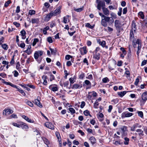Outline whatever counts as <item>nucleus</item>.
<instances>
[{"label":"nucleus","instance_id":"obj_1","mask_svg":"<svg viewBox=\"0 0 147 147\" xmlns=\"http://www.w3.org/2000/svg\"><path fill=\"white\" fill-rule=\"evenodd\" d=\"M99 14L101 17V24L104 27H106L108 24L110 25L113 23L114 20L113 18L106 16L100 12L99 13Z\"/></svg>","mask_w":147,"mask_h":147},{"label":"nucleus","instance_id":"obj_2","mask_svg":"<svg viewBox=\"0 0 147 147\" xmlns=\"http://www.w3.org/2000/svg\"><path fill=\"white\" fill-rule=\"evenodd\" d=\"M96 2L97 3V5L96 6L97 8L99 10H100L101 8L102 9L105 6V3L104 1L96 0Z\"/></svg>","mask_w":147,"mask_h":147},{"label":"nucleus","instance_id":"obj_3","mask_svg":"<svg viewBox=\"0 0 147 147\" xmlns=\"http://www.w3.org/2000/svg\"><path fill=\"white\" fill-rule=\"evenodd\" d=\"M122 25L120 21L118 20H116L115 21V26L117 30H119L121 28Z\"/></svg>","mask_w":147,"mask_h":147},{"label":"nucleus","instance_id":"obj_4","mask_svg":"<svg viewBox=\"0 0 147 147\" xmlns=\"http://www.w3.org/2000/svg\"><path fill=\"white\" fill-rule=\"evenodd\" d=\"M133 113L129 112H124L123 113L121 114V117L125 118V117H129L133 115Z\"/></svg>","mask_w":147,"mask_h":147},{"label":"nucleus","instance_id":"obj_5","mask_svg":"<svg viewBox=\"0 0 147 147\" xmlns=\"http://www.w3.org/2000/svg\"><path fill=\"white\" fill-rule=\"evenodd\" d=\"M61 6H59L54 11H52L54 16L59 14L61 13Z\"/></svg>","mask_w":147,"mask_h":147},{"label":"nucleus","instance_id":"obj_6","mask_svg":"<svg viewBox=\"0 0 147 147\" xmlns=\"http://www.w3.org/2000/svg\"><path fill=\"white\" fill-rule=\"evenodd\" d=\"M136 131L138 133V134L140 136V139L142 138L141 136H143L144 135L143 131L141 129H136Z\"/></svg>","mask_w":147,"mask_h":147},{"label":"nucleus","instance_id":"obj_7","mask_svg":"<svg viewBox=\"0 0 147 147\" xmlns=\"http://www.w3.org/2000/svg\"><path fill=\"white\" fill-rule=\"evenodd\" d=\"M82 87V84H75L73 85L71 88L72 89H80Z\"/></svg>","mask_w":147,"mask_h":147},{"label":"nucleus","instance_id":"obj_8","mask_svg":"<svg viewBox=\"0 0 147 147\" xmlns=\"http://www.w3.org/2000/svg\"><path fill=\"white\" fill-rule=\"evenodd\" d=\"M45 125L47 127L51 129H54L53 125L51 123L46 122Z\"/></svg>","mask_w":147,"mask_h":147},{"label":"nucleus","instance_id":"obj_9","mask_svg":"<svg viewBox=\"0 0 147 147\" xmlns=\"http://www.w3.org/2000/svg\"><path fill=\"white\" fill-rule=\"evenodd\" d=\"M134 31L133 30H131L130 34V36L131 40V41L133 42H134L135 41V38L134 37Z\"/></svg>","mask_w":147,"mask_h":147},{"label":"nucleus","instance_id":"obj_10","mask_svg":"<svg viewBox=\"0 0 147 147\" xmlns=\"http://www.w3.org/2000/svg\"><path fill=\"white\" fill-rule=\"evenodd\" d=\"M53 15L52 11L49 14L47 15L46 16L45 18V20L47 21H49L52 16H54Z\"/></svg>","mask_w":147,"mask_h":147},{"label":"nucleus","instance_id":"obj_11","mask_svg":"<svg viewBox=\"0 0 147 147\" xmlns=\"http://www.w3.org/2000/svg\"><path fill=\"white\" fill-rule=\"evenodd\" d=\"M135 40L134 42H133V47L135 48L136 47L137 45H141V43L140 42V41L139 39H137L136 42H135Z\"/></svg>","mask_w":147,"mask_h":147},{"label":"nucleus","instance_id":"obj_12","mask_svg":"<svg viewBox=\"0 0 147 147\" xmlns=\"http://www.w3.org/2000/svg\"><path fill=\"white\" fill-rule=\"evenodd\" d=\"M102 11L103 13L106 16H108L109 14V11L108 9L104 7L103 8Z\"/></svg>","mask_w":147,"mask_h":147},{"label":"nucleus","instance_id":"obj_13","mask_svg":"<svg viewBox=\"0 0 147 147\" xmlns=\"http://www.w3.org/2000/svg\"><path fill=\"white\" fill-rule=\"evenodd\" d=\"M21 127L23 129H28V127L27 125L25 123L21 122L20 123V127Z\"/></svg>","mask_w":147,"mask_h":147},{"label":"nucleus","instance_id":"obj_14","mask_svg":"<svg viewBox=\"0 0 147 147\" xmlns=\"http://www.w3.org/2000/svg\"><path fill=\"white\" fill-rule=\"evenodd\" d=\"M84 83L86 85V88H90L91 87V84L90 82L88 80L84 81Z\"/></svg>","mask_w":147,"mask_h":147},{"label":"nucleus","instance_id":"obj_15","mask_svg":"<svg viewBox=\"0 0 147 147\" xmlns=\"http://www.w3.org/2000/svg\"><path fill=\"white\" fill-rule=\"evenodd\" d=\"M34 102L36 105L39 107L42 108V105L38 99H35Z\"/></svg>","mask_w":147,"mask_h":147},{"label":"nucleus","instance_id":"obj_16","mask_svg":"<svg viewBox=\"0 0 147 147\" xmlns=\"http://www.w3.org/2000/svg\"><path fill=\"white\" fill-rule=\"evenodd\" d=\"M100 54L99 53H94L93 56V58L97 60H98L100 59Z\"/></svg>","mask_w":147,"mask_h":147},{"label":"nucleus","instance_id":"obj_17","mask_svg":"<svg viewBox=\"0 0 147 147\" xmlns=\"http://www.w3.org/2000/svg\"><path fill=\"white\" fill-rule=\"evenodd\" d=\"M142 100L145 101L147 100V92L143 93L142 95Z\"/></svg>","mask_w":147,"mask_h":147},{"label":"nucleus","instance_id":"obj_18","mask_svg":"<svg viewBox=\"0 0 147 147\" xmlns=\"http://www.w3.org/2000/svg\"><path fill=\"white\" fill-rule=\"evenodd\" d=\"M22 117L24 119L26 120L28 122L30 123H33L34 121L29 119V118H28L27 117L24 115H23L22 116Z\"/></svg>","mask_w":147,"mask_h":147},{"label":"nucleus","instance_id":"obj_19","mask_svg":"<svg viewBox=\"0 0 147 147\" xmlns=\"http://www.w3.org/2000/svg\"><path fill=\"white\" fill-rule=\"evenodd\" d=\"M80 52L82 54H85L87 53V51L86 50V47H84L80 49Z\"/></svg>","mask_w":147,"mask_h":147},{"label":"nucleus","instance_id":"obj_20","mask_svg":"<svg viewBox=\"0 0 147 147\" xmlns=\"http://www.w3.org/2000/svg\"><path fill=\"white\" fill-rule=\"evenodd\" d=\"M4 112H5V114H9L10 113H13V111L12 110L10 109H7L4 110L3 111V113H4Z\"/></svg>","mask_w":147,"mask_h":147},{"label":"nucleus","instance_id":"obj_21","mask_svg":"<svg viewBox=\"0 0 147 147\" xmlns=\"http://www.w3.org/2000/svg\"><path fill=\"white\" fill-rule=\"evenodd\" d=\"M42 79L44 81L43 82V84L44 85H46L47 84V82L46 80L47 78V76L45 75H43L42 77Z\"/></svg>","mask_w":147,"mask_h":147},{"label":"nucleus","instance_id":"obj_22","mask_svg":"<svg viewBox=\"0 0 147 147\" xmlns=\"http://www.w3.org/2000/svg\"><path fill=\"white\" fill-rule=\"evenodd\" d=\"M89 140L92 144H94L96 142V140L94 137H90Z\"/></svg>","mask_w":147,"mask_h":147},{"label":"nucleus","instance_id":"obj_23","mask_svg":"<svg viewBox=\"0 0 147 147\" xmlns=\"http://www.w3.org/2000/svg\"><path fill=\"white\" fill-rule=\"evenodd\" d=\"M86 27L91 29H93L95 25L94 24L92 26L90 25L89 23H87L85 24Z\"/></svg>","mask_w":147,"mask_h":147},{"label":"nucleus","instance_id":"obj_24","mask_svg":"<svg viewBox=\"0 0 147 147\" xmlns=\"http://www.w3.org/2000/svg\"><path fill=\"white\" fill-rule=\"evenodd\" d=\"M126 93V91H124L123 92H118L117 94L120 97H122Z\"/></svg>","mask_w":147,"mask_h":147},{"label":"nucleus","instance_id":"obj_25","mask_svg":"<svg viewBox=\"0 0 147 147\" xmlns=\"http://www.w3.org/2000/svg\"><path fill=\"white\" fill-rule=\"evenodd\" d=\"M69 15H67L66 16H65L63 17V22L65 24H66L67 22V20H68V21L69 20Z\"/></svg>","mask_w":147,"mask_h":147},{"label":"nucleus","instance_id":"obj_26","mask_svg":"<svg viewBox=\"0 0 147 147\" xmlns=\"http://www.w3.org/2000/svg\"><path fill=\"white\" fill-rule=\"evenodd\" d=\"M42 139L43 141L44 142V143L47 145L48 147V145L49 144L50 142L46 138H42Z\"/></svg>","mask_w":147,"mask_h":147},{"label":"nucleus","instance_id":"obj_27","mask_svg":"<svg viewBox=\"0 0 147 147\" xmlns=\"http://www.w3.org/2000/svg\"><path fill=\"white\" fill-rule=\"evenodd\" d=\"M138 17L141 18L142 19H144V16L143 12L140 11L138 13Z\"/></svg>","mask_w":147,"mask_h":147},{"label":"nucleus","instance_id":"obj_28","mask_svg":"<svg viewBox=\"0 0 147 147\" xmlns=\"http://www.w3.org/2000/svg\"><path fill=\"white\" fill-rule=\"evenodd\" d=\"M52 85H50L49 86V88L53 92L57 91L58 90V89L57 86L52 87Z\"/></svg>","mask_w":147,"mask_h":147},{"label":"nucleus","instance_id":"obj_29","mask_svg":"<svg viewBox=\"0 0 147 147\" xmlns=\"http://www.w3.org/2000/svg\"><path fill=\"white\" fill-rule=\"evenodd\" d=\"M38 18H33L32 19V24L38 23L39 22Z\"/></svg>","mask_w":147,"mask_h":147},{"label":"nucleus","instance_id":"obj_30","mask_svg":"<svg viewBox=\"0 0 147 147\" xmlns=\"http://www.w3.org/2000/svg\"><path fill=\"white\" fill-rule=\"evenodd\" d=\"M106 42L105 41H103L102 42H100L99 43V44L102 46L103 47H105L106 48H107V46H105L106 45Z\"/></svg>","mask_w":147,"mask_h":147},{"label":"nucleus","instance_id":"obj_31","mask_svg":"<svg viewBox=\"0 0 147 147\" xmlns=\"http://www.w3.org/2000/svg\"><path fill=\"white\" fill-rule=\"evenodd\" d=\"M84 9V7H82L78 9H76L75 7L74 8V10L76 11L80 12L82 11Z\"/></svg>","mask_w":147,"mask_h":147},{"label":"nucleus","instance_id":"obj_32","mask_svg":"<svg viewBox=\"0 0 147 147\" xmlns=\"http://www.w3.org/2000/svg\"><path fill=\"white\" fill-rule=\"evenodd\" d=\"M136 47L137 48L138 50L137 51V55H139L141 48V45H138V47L136 46Z\"/></svg>","mask_w":147,"mask_h":147},{"label":"nucleus","instance_id":"obj_33","mask_svg":"<svg viewBox=\"0 0 147 147\" xmlns=\"http://www.w3.org/2000/svg\"><path fill=\"white\" fill-rule=\"evenodd\" d=\"M25 102L31 107H32L33 106V104L32 102L27 100H26Z\"/></svg>","mask_w":147,"mask_h":147},{"label":"nucleus","instance_id":"obj_34","mask_svg":"<svg viewBox=\"0 0 147 147\" xmlns=\"http://www.w3.org/2000/svg\"><path fill=\"white\" fill-rule=\"evenodd\" d=\"M132 30H134V32H135L136 29V23L135 22H133L132 23Z\"/></svg>","mask_w":147,"mask_h":147},{"label":"nucleus","instance_id":"obj_35","mask_svg":"<svg viewBox=\"0 0 147 147\" xmlns=\"http://www.w3.org/2000/svg\"><path fill=\"white\" fill-rule=\"evenodd\" d=\"M24 52L27 53L28 55H30L32 53V50L26 49V50L24 51Z\"/></svg>","mask_w":147,"mask_h":147},{"label":"nucleus","instance_id":"obj_36","mask_svg":"<svg viewBox=\"0 0 147 147\" xmlns=\"http://www.w3.org/2000/svg\"><path fill=\"white\" fill-rule=\"evenodd\" d=\"M124 144L125 145L128 144L129 141V139L127 138H124Z\"/></svg>","mask_w":147,"mask_h":147},{"label":"nucleus","instance_id":"obj_37","mask_svg":"<svg viewBox=\"0 0 147 147\" xmlns=\"http://www.w3.org/2000/svg\"><path fill=\"white\" fill-rule=\"evenodd\" d=\"M142 125H139L138 123H136L133 125V127H134L136 129L137 128H140L142 127Z\"/></svg>","mask_w":147,"mask_h":147},{"label":"nucleus","instance_id":"obj_38","mask_svg":"<svg viewBox=\"0 0 147 147\" xmlns=\"http://www.w3.org/2000/svg\"><path fill=\"white\" fill-rule=\"evenodd\" d=\"M99 103L97 101H96L94 104V107L95 109H97Z\"/></svg>","mask_w":147,"mask_h":147},{"label":"nucleus","instance_id":"obj_39","mask_svg":"<svg viewBox=\"0 0 147 147\" xmlns=\"http://www.w3.org/2000/svg\"><path fill=\"white\" fill-rule=\"evenodd\" d=\"M49 49L51 51V53L52 54H55L56 53L57 51L55 49H52L50 48Z\"/></svg>","mask_w":147,"mask_h":147},{"label":"nucleus","instance_id":"obj_40","mask_svg":"<svg viewBox=\"0 0 147 147\" xmlns=\"http://www.w3.org/2000/svg\"><path fill=\"white\" fill-rule=\"evenodd\" d=\"M138 116L142 118H143V114L142 112L141 111H138Z\"/></svg>","mask_w":147,"mask_h":147},{"label":"nucleus","instance_id":"obj_41","mask_svg":"<svg viewBox=\"0 0 147 147\" xmlns=\"http://www.w3.org/2000/svg\"><path fill=\"white\" fill-rule=\"evenodd\" d=\"M38 40L37 38H35L34 40V41L32 44L33 46H34L36 44L37 42H38Z\"/></svg>","mask_w":147,"mask_h":147},{"label":"nucleus","instance_id":"obj_42","mask_svg":"<svg viewBox=\"0 0 147 147\" xmlns=\"http://www.w3.org/2000/svg\"><path fill=\"white\" fill-rule=\"evenodd\" d=\"M69 110L72 114H74L75 113V111L73 108H69Z\"/></svg>","mask_w":147,"mask_h":147},{"label":"nucleus","instance_id":"obj_43","mask_svg":"<svg viewBox=\"0 0 147 147\" xmlns=\"http://www.w3.org/2000/svg\"><path fill=\"white\" fill-rule=\"evenodd\" d=\"M2 47L5 50H7L8 49L7 45L6 44H4L2 45Z\"/></svg>","mask_w":147,"mask_h":147},{"label":"nucleus","instance_id":"obj_44","mask_svg":"<svg viewBox=\"0 0 147 147\" xmlns=\"http://www.w3.org/2000/svg\"><path fill=\"white\" fill-rule=\"evenodd\" d=\"M139 78H140V77L138 76L136 79L135 81V82L134 84L136 86H137L138 85V83L139 82Z\"/></svg>","mask_w":147,"mask_h":147},{"label":"nucleus","instance_id":"obj_45","mask_svg":"<svg viewBox=\"0 0 147 147\" xmlns=\"http://www.w3.org/2000/svg\"><path fill=\"white\" fill-rule=\"evenodd\" d=\"M102 81L104 83H106L109 81V80L106 77L103 78L102 79Z\"/></svg>","mask_w":147,"mask_h":147},{"label":"nucleus","instance_id":"obj_46","mask_svg":"<svg viewBox=\"0 0 147 147\" xmlns=\"http://www.w3.org/2000/svg\"><path fill=\"white\" fill-rule=\"evenodd\" d=\"M18 91L24 96H25L26 94L23 90L21 89H18Z\"/></svg>","mask_w":147,"mask_h":147},{"label":"nucleus","instance_id":"obj_47","mask_svg":"<svg viewBox=\"0 0 147 147\" xmlns=\"http://www.w3.org/2000/svg\"><path fill=\"white\" fill-rule=\"evenodd\" d=\"M47 41L50 43H51L53 42V40L51 37H49L47 38Z\"/></svg>","mask_w":147,"mask_h":147},{"label":"nucleus","instance_id":"obj_48","mask_svg":"<svg viewBox=\"0 0 147 147\" xmlns=\"http://www.w3.org/2000/svg\"><path fill=\"white\" fill-rule=\"evenodd\" d=\"M35 11L33 10H30L29 11V14L31 15L35 14Z\"/></svg>","mask_w":147,"mask_h":147},{"label":"nucleus","instance_id":"obj_49","mask_svg":"<svg viewBox=\"0 0 147 147\" xmlns=\"http://www.w3.org/2000/svg\"><path fill=\"white\" fill-rule=\"evenodd\" d=\"M39 56H38L37 53V52L36 51L35 52L34 54V58H35V59L37 60L38 59Z\"/></svg>","mask_w":147,"mask_h":147},{"label":"nucleus","instance_id":"obj_50","mask_svg":"<svg viewBox=\"0 0 147 147\" xmlns=\"http://www.w3.org/2000/svg\"><path fill=\"white\" fill-rule=\"evenodd\" d=\"M55 76L52 74H51L50 75L49 78L50 81H52L53 80H55Z\"/></svg>","mask_w":147,"mask_h":147},{"label":"nucleus","instance_id":"obj_51","mask_svg":"<svg viewBox=\"0 0 147 147\" xmlns=\"http://www.w3.org/2000/svg\"><path fill=\"white\" fill-rule=\"evenodd\" d=\"M14 55L13 56L11 61L10 62V63L11 65H13L14 63Z\"/></svg>","mask_w":147,"mask_h":147},{"label":"nucleus","instance_id":"obj_52","mask_svg":"<svg viewBox=\"0 0 147 147\" xmlns=\"http://www.w3.org/2000/svg\"><path fill=\"white\" fill-rule=\"evenodd\" d=\"M55 135L58 140L61 139V137L59 133L57 132H56L55 133Z\"/></svg>","mask_w":147,"mask_h":147},{"label":"nucleus","instance_id":"obj_53","mask_svg":"<svg viewBox=\"0 0 147 147\" xmlns=\"http://www.w3.org/2000/svg\"><path fill=\"white\" fill-rule=\"evenodd\" d=\"M4 83L7 85H9L11 86V87L13 86V84L10 82H3Z\"/></svg>","mask_w":147,"mask_h":147},{"label":"nucleus","instance_id":"obj_54","mask_svg":"<svg viewBox=\"0 0 147 147\" xmlns=\"http://www.w3.org/2000/svg\"><path fill=\"white\" fill-rule=\"evenodd\" d=\"M84 115L86 116H88L89 115L90 112L88 110H86L84 112Z\"/></svg>","mask_w":147,"mask_h":147},{"label":"nucleus","instance_id":"obj_55","mask_svg":"<svg viewBox=\"0 0 147 147\" xmlns=\"http://www.w3.org/2000/svg\"><path fill=\"white\" fill-rule=\"evenodd\" d=\"M122 11V8H120L119 9V11H118L117 14L119 16H120L121 15V13Z\"/></svg>","mask_w":147,"mask_h":147},{"label":"nucleus","instance_id":"obj_56","mask_svg":"<svg viewBox=\"0 0 147 147\" xmlns=\"http://www.w3.org/2000/svg\"><path fill=\"white\" fill-rule=\"evenodd\" d=\"M25 86H28V87H29L30 88L34 89L35 88V87L33 85H30L29 84H27L25 85Z\"/></svg>","mask_w":147,"mask_h":147},{"label":"nucleus","instance_id":"obj_57","mask_svg":"<svg viewBox=\"0 0 147 147\" xmlns=\"http://www.w3.org/2000/svg\"><path fill=\"white\" fill-rule=\"evenodd\" d=\"M4 37L3 36H1L0 38V45H1L4 42Z\"/></svg>","mask_w":147,"mask_h":147},{"label":"nucleus","instance_id":"obj_58","mask_svg":"<svg viewBox=\"0 0 147 147\" xmlns=\"http://www.w3.org/2000/svg\"><path fill=\"white\" fill-rule=\"evenodd\" d=\"M20 33L22 36H25L26 34L25 31L24 30H22L21 31Z\"/></svg>","mask_w":147,"mask_h":147},{"label":"nucleus","instance_id":"obj_59","mask_svg":"<svg viewBox=\"0 0 147 147\" xmlns=\"http://www.w3.org/2000/svg\"><path fill=\"white\" fill-rule=\"evenodd\" d=\"M11 3V2L9 0L7 2H6L4 6L5 7H7L8 6L9 4L10 3Z\"/></svg>","mask_w":147,"mask_h":147},{"label":"nucleus","instance_id":"obj_60","mask_svg":"<svg viewBox=\"0 0 147 147\" xmlns=\"http://www.w3.org/2000/svg\"><path fill=\"white\" fill-rule=\"evenodd\" d=\"M37 53L38 56H42L43 54L42 51H36Z\"/></svg>","mask_w":147,"mask_h":147},{"label":"nucleus","instance_id":"obj_61","mask_svg":"<svg viewBox=\"0 0 147 147\" xmlns=\"http://www.w3.org/2000/svg\"><path fill=\"white\" fill-rule=\"evenodd\" d=\"M127 12V7L124 8L123 9V14H125Z\"/></svg>","mask_w":147,"mask_h":147},{"label":"nucleus","instance_id":"obj_62","mask_svg":"<svg viewBox=\"0 0 147 147\" xmlns=\"http://www.w3.org/2000/svg\"><path fill=\"white\" fill-rule=\"evenodd\" d=\"M85 105V102L83 101L81 102V104L80 105V107L81 108H83Z\"/></svg>","mask_w":147,"mask_h":147},{"label":"nucleus","instance_id":"obj_63","mask_svg":"<svg viewBox=\"0 0 147 147\" xmlns=\"http://www.w3.org/2000/svg\"><path fill=\"white\" fill-rule=\"evenodd\" d=\"M13 72L14 76L15 77H17L19 75L18 73L16 70H15Z\"/></svg>","mask_w":147,"mask_h":147},{"label":"nucleus","instance_id":"obj_64","mask_svg":"<svg viewBox=\"0 0 147 147\" xmlns=\"http://www.w3.org/2000/svg\"><path fill=\"white\" fill-rule=\"evenodd\" d=\"M143 129L145 134L147 135V127H144Z\"/></svg>","mask_w":147,"mask_h":147}]
</instances>
